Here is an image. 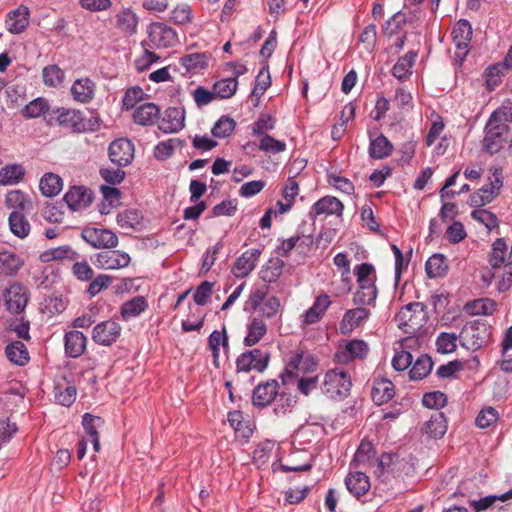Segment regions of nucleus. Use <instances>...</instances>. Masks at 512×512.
I'll list each match as a JSON object with an SVG mask.
<instances>
[{
  "label": "nucleus",
  "instance_id": "f704fd0d",
  "mask_svg": "<svg viewBox=\"0 0 512 512\" xmlns=\"http://www.w3.org/2000/svg\"><path fill=\"white\" fill-rule=\"evenodd\" d=\"M7 358L14 364L25 365L29 361V353L24 343L14 341L5 350Z\"/></svg>",
  "mask_w": 512,
  "mask_h": 512
},
{
  "label": "nucleus",
  "instance_id": "8fccbe9b",
  "mask_svg": "<svg viewBox=\"0 0 512 512\" xmlns=\"http://www.w3.org/2000/svg\"><path fill=\"white\" fill-rule=\"evenodd\" d=\"M43 82L46 86L57 87L64 80V71L57 65L46 66L42 71Z\"/></svg>",
  "mask_w": 512,
  "mask_h": 512
},
{
  "label": "nucleus",
  "instance_id": "a19ab883",
  "mask_svg": "<svg viewBox=\"0 0 512 512\" xmlns=\"http://www.w3.org/2000/svg\"><path fill=\"white\" fill-rule=\"evenodd\" d=\"M302 364H306V361H304L303 353H293L290 356L289 362L287 363L284 372L280 376L283 384H286L288 379L298 376V372L301 370Z\"/></svg>",
  "mask_w": 512,
  "mask_h": 512
},
{
  "label": "nucleus",
  "instance_id": "f257e3e1",
  "mask_svg": "<svg viewBox=\"0 0 512 512\" xmlns=\"http://www.w3.org/2000/svg\"><path fill=\"white\" fill-rule=\"evenodd\" d=\"M5 204L12 210L8 218L10 231L19 238L27 237L31 225L25 214L33 210L32 201L23 192L15 190L6 195Z\"/></svg>",
  "mask_w": 512,
  "mask_h": 512
},
{
  "label": "nucleus",
  "instance_id": "aec40b11",
  "mask_svg": "<svg viewBox=\"0 0 512 512\" xmlns=\"http://www.w3.org/2000/svg\"><path fill=\"white\" fill-rule=\"evenodd\" d=\"M5 23L9 32L13 34L23 32L29 24V9L20 5L17 9L8 13Z\"/></svg>",
  "mask_w": 512,
  "mask_h": 512
},
{
  "label": "nucleus",
  "instance_id": "338daca9",
  "mask_svg": "<svg viewBox=\"0 0 512 512\" xmlns=\"http://www.w3.org/2000/svg\"><path fill=\"white\" fill-rule=\"evenodd\" d=\"M214 284L209 281H203L194 293V301L197 305L203 306L212 294Z\"/></svg>",
  "mask_w": 512,
  "mask_h": 512
},
{
  "label": "nucleus",
  "instance_id": "c85d7f7f",
  "mask_svg": "<svg viewBox=\"0 0 512 512\" xmlns=\"http://www.w3.org/2000/svg\"><path fill=\"white\" fill-rule=\"evenodd\" d=\"M331 301L329 299V296L327 295H320L315 300L312 307H310L305 315H304V324L310 325L318 322L320 318L324 315L325 311L330 306Z\"/></svg>",
  "mask_w": 512,
  "mask_h": 512
},
{
  "label": "nucleus",
  "instance_id": "4d7b16f0",
  "mask_svg": "<svg viewBox=\"0 0 512 512\" xmlns=\"http://www.w3.org/2000/svg\"><path fill=\"white\" fill-rule=\"evenodd\" d=\"M193 15L191 7L186 4L182 3L177 5L172 11H171V21L177 25H185L192 21Z\"/></svg>",
  "mask_w": 512,
  "mask_h": 512
},
{
  "label": "nucleus",
  "instance_id": "2eb2a0df",
  "mask_svg": "<svg viewBox=\"0 0 512 512\" xmlns=\"http://www.w3.org/2000/svg\"><path fill=\"white\" fill-rule=\"evenodd\" d=\"M184 110L177 107H169L165 110L164 116L159 122V129L164 133H175L184 127Z\"/></svg>",
  "mask_w": 512,
  "mask_h": 512
},
{
  "label": "nucleus",
  "instance_id": "c9c22d12",
  "mask_svg": "<svg viewBox=\"0 0 512 512\" xmlns=\"http://www.w3.org/2000/svg\"><path fill=\"white\" fill-rule=\"evenodd\" d=\"M62 179L54 173H46L40 180V190L47 197L56 196L62 190Z\"/></svg>",
  "mask_w": 512,
  "mask_h": 512
},
{
  "label": "nucleus",
  "instance_id": "13d9d810",
  "mask_svg": "<svg viewBox=\"0 0 512 512\" xmlns=\"http://www.w3.org/2000/svg\"><path fill=\"white\" fill-rule=\"evenodd\" d=\"M457 336L454 333H441L436 340L437 350L442 354L455 351L457 347Z\"/></svg>",
  "mask_w": 512,
  "mask_h": 512
},
{
  "label": "nucleus",
  "instance_id": "052dcab7",
  "mask_svg": "<svg viewBox=\"0 0 512 512\" xmlns=\"http://www.w3.org/2000/svg\"><path fill=\"white\" fill-rule=\"evenodd\" d=\"M422 403L427 408L436 409V411H438L440 408L446 405L447 396L440 391L425 393L422 399Z\"/></svg>",
  "mask_w": 512,
  "mask_h": 512
},
{
  "label": "nucleus",
  "instance_id": "c756f323",
  "mask_svg": "<svg viewBox=\"0 0 512 512\" xmlns=\"http://www.w3.org/2000/svg\"><path fill=\"white\" fill-rule=\"evenodd\" d=\"M374 454L375 451L373 445L370 442L362 441L354 455L352 463L358 467L371 465L377 462L378 467L382 468L383 462L374 460Z\"/></svg>",
  "mask_w": 512,
  "mask_h": 512
},
{
  "label": "nucleus",
  "instance_id": "69168bd1",
  "mask_svg": "<svg viewBox=\"0 0 512 512\" xmlns=\"http://www.w3.org/2000/svg\"><path fill=\"white\" fill-rule=\"evenodd\" d=\"M103 424V420L100 417L93 416L89 413L83 415L82 425L86 434L92 438L99 436L98 428Z\"/></svg>",
  "mask_w": 512,
  "mask_h": 512
},
{
  "label": "nucleus",
  "instance_id": "603ef678",
  "mask_svg": "<svg viewBox=\"0 0 512 512\" xmlns=\"http://www.w3.org/2000/svg\"><path fill=\"white\" fill-rule=\"evenodd\" d=\"M180 63L186 71L203 69L207 66V57L203 53H192L181 57Z\"/></svg>",
  "mask_w": 512,
  "mask_h": 512
},
{
  "label": "nucleus",
  "instance_id": "9b49d317",
  "mask_svg": "<svg viewBox=\"0 0 512 512\" xmlns=\"http://www.w3.org/2000/svg\"><path fill=\"white\" fill-rule=\"evenodd\" d=\"M120 334L121 326L113 320H107L93 328L92 339L99 345L110 346L118 340Z\"/></svg>",
  "mask_w": 512,
  "mask_h": 512
},
{
  "label": "nucleus",
  "instance_id": "e433bc0d",
  "mask_svg": "<svg viewBox=\"0 0 512 512\" xmlns=\"http://www.w3.org/2000/svg\"><path fill=\"white\" fill-rule=\"evenodd\" d=\"M425 268L428 277H442L446 274L448 269L447 260L442 254H434L427 260Z\"/></svg>",
  "mask_w": 512,
  "mask_h": 512
},
{
  "label": "nucleus",
  "instance_id": "423d86ee",
  "mask_svg": "<svg viewBox=\"0 0 512 512\" xmlns=\"http://www.w3.org/2000/svg\"><path fill=\"white\" fill-rule=\"evenodd\" d=\"M270 353L262 349H252L238 356L236 360L237 372H250L252 370L262 373L269 364Z\"/></svg>",
  "mask_w": 512,
  "mask_h": 512
},
{
  "label": "nucleus",
  "instance_id": "37998d69",
  "mask_svg": "<svg viewBox=\"0 0 512 512\" xmlns=\"http://www.w3.org/2000/svg\"><path fill=\"white\" fill-rule=\"evenodd\" d=\"M22 266V261L10 252L0 253V274L13 275Z\"/></svg>",
  "mask_w": 512,
  "mask_h": 512
},
{
  "label": "nucleus",
  "instance_id": "ea45409f",
  "mask_svg": "<svg viewBox=\"0 0 512 512\" xmlns=\"http://www.w3.org/2000/svg\"><path fill=\"white\" fill-rule=\"evenodd\" d=\"M417 54L409 51L403 57L399 58L392 69L393 75L399 79H405L410 73Z\"/></svg>",
  "mask_w": 512,
  "mask_h": 512
},
{
  "label": "nucleus",
  "instance_id": "09e8293b",
  "mask_svg": "<svg viewBox=\"0 0 512 512\" xmlns=\"http://www.w3.org/2000/svg\"><path fill=\"white\" fill-rule=\"evenodd\" d=\"M49 110L48 101L44 98H36L29 102L23 109L22 115L25 118H37L45 115Z\"/></svg>",
  "mask_w": 512,
  "mask_h": 512
},
{
  "label": "nucleus",
  "instance_id": "72a5a7b5",
  "mask_svg": "<svg viewBox=\"0 0 512 512\" xmlns=\"http://www.w3.org/2000/svg\"><path fill=\"white\" fill-rule=\"evenodd\" d=\"M495 301L488 298H481L468 302L464 311L471 315H492L496 311Z\"/></svg>",
  "mask_w": 512,
  "mask_h": 512
},
{
  "label": "nucleus",
  "instance_id": "39448f33",
  "mask_svg": "<svg viewBox=\"0 0 512 512\" xmlns=\"http://www.w3.org/2000/svg\"><path fill=\"white\" fill-rule=\"evenodd\" d=\"M509 130V126H504L489 118L484 128L483 150L489 154L498 153L503 148Z\"/></svg>",
  "mask_w": 512,
  "mask_h": 512
},
{
  "label": "nucleus",
  "instance_id": "6e6552de",
  "mask_svg": "<svg viewBox=\"0 0 512 512\" xmlns=\"http://www.w3.org/2000/svg\"><path fill=\"white\" fill-rule=\"evenodd\" d=\"M453 42L456 46V58L463 61L469 52V46L472 38L471 24L465 20H459L452 30Z\"/></svg>",
  "mask_w": 512,
  "mask_h": 512
},
{
  "label": "nucleus",
  "instance_id": "e2e57ef3",
  "mask_svg": "<svg viewBox=\"0 0 512 512\" xmlns=\"http://www.w3.org/2000/svg\"><path fill=\"white\" fill-rule=\"evenodd\" d=\"M498 418L499 414L493 407H486L479 412L475 422L479 428L484 429L494 424Z\"/></svg>",
  "mask_w": 512,
  "mask_h": 512
},
{
  "label": "nucleus",
  "instance_id": "3c124183",
  "mask_svg": "<svg viewBox=\"0 0 512 512\" xmlns=\"http://www.w3.org/2000/svg\"><path fill=\"white\" fill-rule=\"evenodd\" d=\"M493 121L509 126L512 122V100H505L489 117Z\"/></svg>",
  "mask_w": 512,
  "mask_h": 512
},
{
  "label": "nucleus",
  "instance_id": "c03bdc74",
  "mask_svg": "<svg viewBox=\"0 0 512 512\" xmlns=\"http://www.w3.org/2000/svg\"><path fill=\"white\" fill-rule=\"evenodd\" d=\"M24 176V170L20 165H7L0 169V184L13 185L18 183Z\"/></svg>",
  "mask_w": 512,
  "mask_h": 512
},
{
  "label": "nucleus",
  "instance_id": "4be33fe9",
  "mask_svg": "<svg viewBox=\"0 0 512 512\" xmlns=\"http://www.w3.org/2000/svg\"><path fill=\"white\" fill-rule=\"evenodd\" d=\"M95 83L88 77L77 79L72 87L73 99L80 103H88L94 98Z\"/></svg>",
  "mask_w": 512,
  "mask_h": 512
},
{
  "label": "nucleus",
  "instance_id": "f8f14e48",
  "mask_svg": "<svg viewBox=\"0 0 512 512\" xmlns=\"http://www.w3.org/2000/svg\"><path fill=\"white\" fill-rule=\"evenodd\" d=\"M130 256L119 250H107L96 254L94 264L100 269H120L127 267Z\"/></svg>",
  "mask_w": 512,
  "mask_h": 512
},
{
  "label": "nucleus",
  "instance_id": "4c0bfd02",
  "mask_svg": "<svg viewBox=\"0 0 512 512\" xmlns=\"http://www.w3.org/2000/svg\"><path fill=\"white\" fill-rule=\"evenodd\" d=\"M359 289L354 294L353 302L356 305H371L377 297V288L375 283L358 284Z\"/></svg>",
  "mask_w": 512,
  "mask_h": 512
},
{
  "label": "nucleus",
  "instance_id": "5701e85b",
  "mask_svg": "<svg viewBox=\"0 0 512 512\" xmlns=\"http://www.w3.org/2000/svg\"><path fill=\"white\" fill-rule=\"evenodd\" d=\"M87 338L77 330L69 331L65 335V352L69 357L77 358L86 349Z\"/></svg>",
  "mask_w": 512,
  "mask_h": 512
},
{
  "label": "nucleus",
  "instance_id": "bf43d9fd",
  "mask_svg": "<svg viewBox=\"0 0 512 512\" xmlns=\"http://www.w3.org/2000/svg\"><path fill=\"white\" fill-rule=\"evenodd\" d=\"M209 348L212 351V355H215L216 358H219L220 355V346L228 347V336L226 330L222 331H213L209 336Z\"/></svg>",
  "mask_w": 512,
  "mask_h": 512
},
{
  "label": "nucleus",
  "instance_id": "5fc2aeb1",
  "mask_svg": "<svg viewBox=\"0 0 512 512\" xmlns=\"http://www.w3.org/2000/svg\"><path fill=\"white\" fill-rule=\"evenodd\" d=\"M235 121L228 117L222 116L213 126L211 132L214 137L225 138L229 136L235 129Z\"/></svg>",
  "mask_w": 512,
  "mask_h": 512
},
{
  "label": "nucleus",
  "instance_id": "de8ad7c7",
  "mask_svg": "<svg viewBox=\"0 0 512 512\" xmlns=\"http://www.w3.org/2000/svg\"><path fill=\"white\" fill-rule=\"evenodd\" d=\"M238 82L236 78H225L217 81L213 85V91L215 95L219 98H230L232 97L237 90Z\"/></svg>",
  "mask_w": 512,
  "mask_h": 512
},
{
  "label": "nucleus",
  "instance_id": "a18cd8bd",
  "mask_svg": "<svg viewBox=\"0 0 512 512\" xmlns=\"http://www.w3.org/2000/svg\"><path fill=\"white\" fill-rule=\"evenodd\" d=\"M184 144V141L179 138H171L160 142L155 147L154 156L158 160H165L173 154L175 148L182 147Z\"/></svg>",
  "mask_w": 512,
  "mask_h": 512
},
{
  "label": "nucleus",
  "instance_id": "20e7f679",
  "mask_svg": "<svg viewBox=\"0 0 512 512\" xmlns=\"http://www.w3.org/2000/svg\"><path fill=\"white\" fill-rule=\"evenodd\" d=\"M490 334V328L486 323L477 320L469 322L461 332L462 345L476 351L488 342Z\"/></svg>",
  "mask_w": 512,
  "mask_h": 512
},
{
  "label": "nucleus",
  "instance_id": "0e129e2a",
  "mask_svg": "<svg viewBox=\"0 0 512 512\" xmlns=\"http://www.w3.org/2000/svg\"><path fill=\"white\" fill-rule=\"evenodd\" d=\"M358 284L375 283V269L372 264L362 263L355 270Z\"/></svg>",
  "mask_w": 512,
  "mask_h": 512
},
{
  "label": "nucleus",
  "instance_id": "49530a36",
  "mask_svg": "<svg viewBox=\"0 0 512 512\" xmlns=\"http://www.w3.org/2000/svg\"><path fill=\"white\" fill-rule=\"evenodd\" d=\"M142 219L141 212L136 209H128L117 215V223L124 229H135Z\"/></svg>",
  "mask_w": 512,
  "mask_h": 512
},
{
  "label": "nucleus",
  "instance_id": "cd10ccee",
  "mask_svg": "<svg viewBox=\"0 0 512 512\" xmlns=\"http://www.w3.org/2000/svg\"><path fill=\"white\" fill-rule=\"evenodd\" d=\"M507 244L502 238L496 239L492 244V249L489 257V263L493 269L499 268L501 265H512V258L507 256Z\"/></svg>",
  "mask_w": 512,
  "mask_h": 512
},
{
  "label": "nucleus",
  "instance_id": "79ce46f5",
  "mask_svg": "<svg viewBox=\"0 0 512 512\" xmlns=\"http://www.w3.org/2000/svg\"><path fill=\"white\" fill-rule=\"evenodd\" d=\"M116 18L117 27L124 33L131 35L136 32L138 17L132 10L125 9L117 14Z\"/></svg>",
  "mask_w": 512,
  "mask_h": 512
},
{
  "label": "nucleus",
  "instance_id": "f03ea898",
  "mask_svg": "<svg viewBox=\"0 0 512 512\" xmlns=\"http://www.w3.org/2000/svg\"><path fill=\"white\" fill-rule=\"evenodd\" d=\"M428 312L421 302L409 303L396 315L398 327L406 334H416L427 322Z\"/></svg>",
  "mask_w": 512,
  "mask_h": 512
},
{
  "label": "nucleus",
  "instance_id": "473e14b6",
  "mask_svg": "<svg viewBox=\"0 0 512 512\" xmlns=\"http://www.w3.org/2000/svg\"><path fill=\"white\" fill-rule=\"evenodd\" d=\"M248 333L244 338L245 346L256 345L266 334L267 326L260 318H253L247 327Z\"/></svg>",
  "mask_w": 512,
  "mask_h": 512
},
{
  "label": "nucleus",
  "instance_id": "6ab92c4d",
  "mask_svg": "<svg viewBox=\"0 0 512 512\" xmlns=\"http://www.w3.org/2000/svg\"><path fill=\"white\" fill-rule=\"evenodd\" d=\"M369 348L365 341L354 339L349 341L343 351L336 353L335 357L338 362L348 363L349 361L359 358L363 359L368 354Z\"/></svg>",
  "mask_w": 512,
  "mask_h": 512
},
{
  "label": "nucleus",
  "instance_id": "9d476101",
  "mask_svg": "<svg viewBox=\"0 0 512 512\" xmlns=\"http://www.w3.org/2000/svg\"><path fill=\"white\" fill-rule=\"evenodd\" d=\"M149 41L158 48H168L178 42L176 31L164 23H152L148 29Z\"/></svg>",
  "mask_w": 512,
  "mask_h": 512
},
{
  "label": "nucleus",
  "instance_id": "7c9ffc66",
  "mask_svg": "<svg viewBox=\"0 0 512 512\" xmlns=\"http://www.w3.org/2000/svg\"><path fill=\"white\" fill-rule=\"evenodd\" d=\"M148 307V303L143 296H136L126 301L121 306V316L124 320L139 316Z\"/></svg>",
  "mask_w": 512,
  "mask_h": 512
},
{
  "label": "nucleus",
  "instance_id": "412c9836",
  "mask_svg": "<svg viewBox=\"0 0 512 512\" xmlns=\"http://www.w3.org/2000/svg\"><path fill=\"white\" fill-rule=\"evenodd\" d=\"M343 204L340 200L333 196H325L318 200L312 207L310 215L317 217L322 214L326 215H338L340 216L343 211Z\"/></svg>",
  "mask_w": 512,
  "mask_h": 512
},
{
  "label": "nucleus",
  "instance_id": "a878e982",
  "mask_svg": "<svg viewBox=\"0 0 512 512\" xmlns=\"http://www.w3.org/2000/svg\"><path fill=\"white\" fill-rule=\"evenodd\" d=\"M345 485L348 491L357 498L366 494L370 489L369 478L363 472L349 473L345 479Z\"/></svg>",
  "mask_w": 512,
  "mask_h": 512
},
{
  "label": "nucleus",
  "instance_id": "393cba45",
  "mask_svg": "<svg viewBox=\"0 0 512 512\" xmlns=\"http://www.w3.org/2000/svg\"><path fill=\"white\" fill-rule=\"evenodd\" d=\"M422 431L434 439L443 437L447 431V421L444 413L440 411L433 412L430 419L425 422Z\"/></svg>",
  "mask_w": 512,
  "mask_h": 512
},
{
  "label": "nucleus",
  "instance_id": "680f3d73",
  "mask_svg": "<svg viewBox=\"0 0 512 512\" xmlns=\"http://www.w3.org/2000/svg\"><path fill=\"white\" fill-rule=\"evenodd\" d=\"M259 149L264 152L279 153L286 149V144L268 134H264L260 139Z\"/></svg>",
  "mask_w": 512,
  "mask_h": 512
},
{
  "label": "nucleus",
  "instance_id": "a211bd4d",
  "mask_svg": "<svg viewBox=\"0 0 512 512\" xmlns=\"http://www.w3.org/2000/svg\"><path fill=\"white\" fill-rule=\"evenodd\" d=\"M261 254V251L254 249L245 251L234 263L232 273L237 278H244L248 276L256 267V262Z\"/></svg>",
  "mask_w": 512,
  "mask_h": 512
},
{
  "label": "nucleus",
  "instance_id": "6e6d98bb",
  "mask_svg": "<svg viewBox=\"0 0 512 512\" xmlns=\"http://www.w3.org/2000/svg\"><path fill=\"white\" fill-rule=\"evenodd\" d=\"M368 316L369 311L365 308L358 307L355 309H350L345 313L342 323L352 329L367 319Z\"/></svg>",
  "mask_w": 512,
  "mask_h": 512
},
{
  "label": "nucleus",
  "instance_id": "774afa93",
  "mask_svg": "<svg viewBox=\"0 0 512 512\" xmlns=\"http://www.w3.org/2000/svg\"><path fill=\"white\" fill-rule=\"evenodd\" d=\"M275 125V119L268 114L261 115L253 124V133L258 136L266 134L268 130H272Z\"/></svg>",
  "mask_w": 512,
  "mask_h": 512
},
{
  "label": "nucleus",
  "instance_id": "7ed1b4c3",
  "mask_svg": "<svg viewBox=\"0 0 512 512\" xmlns=\"http://www.w3.org/2000/svg\"><path fill=\"white\" fill-rule=\"evenodd\" d=\"M351 379L349 374L340 368L331 369L326 372L322 391L331 399L344 397L351 388Z\"/></svg>",
  "mask_w": 512,
  "mask_h": 512
},
{
  "label": "nucleus",
  "instance_id": "f3484780",
  "mask_svg": "<svg viewBox=\"0 0 512 512\" xmlns=\"http://www.w3.org/2000/svg\"><path fill=\"white\" fill-rule=\"evenodd\" d=\"M64 199L72 210L77 211L92 203L93 194L86 187L74 186L65 194Z\"/></svg>",
  "mask_w": 512,
  "mask_h": 512
},
{
  "label": "nucleus",
  "instance_id": "0eeeda50",
  "mask_svg": "<svg viewBox=\"0 0 512 512\" xmlns=\"http://www.w3.org/2000/svg\"><path fill=\"white\" fill-rule=\"evenodd\" d=\"M81 237L96 249H111L118 245L117 235L109 229L87 226L82 229Z\"/></svg>",
  "mask_w": 512,
  "mask_h": 512
},
{
  "label": "nucleus",
  "instance_id": "2f4dec72",
  "mask_svg": "<svg viewBox=\"0 0 512 512\" xmlns=\"http://www.w3.org/2000/svg\"><path fill=\"white\" fill-rule=\"evenodd\" d=\"M393 151V145L384 135H379L371 140L369 145V155L373 159H383L388 157Z\"/></svg>",
  "mask_w": 512,
  "mask_h": 512
},
{
  "label": "nucleus",
  "instance_id": "1a4fd4ad",
  "mask_svg": "<svg viewBox=\"0 0 512 512\" xmlns=\"http://www.w3.org/2000/svg\"><path fill=\"white\" fill-rule=\"evenodd\" d=\"M109 158L112 163L118 167H125L129 165L134 158V145L133 143L124 138L114 140L108 149Z\"/></svg>",
  "mask_w": 512,
  "mask_h": 512
},
{
  "label": "nucleus",
  "instance_id": "dca6fc26",
  "mask_svg": "<svg viewBox=\"0 0 512 512\" xmlns=\"http://www.w3.org/2000/svg\"><path fill=\"white\" fill-rule=\"evenodd\" d=\"M279 384L276 380H270L257 385L253 390L252 401L255 406L265 407L277 396Z\"/></svg>",
  "mask_w": 512,
  "mask_h": 512
},
{
  "label": "nucleus",
  "instance_id": "864d4df0",
  "mask_svg": "<svg viewBox=\"0 0 512 512\" xmlns=\"http://www.w3.org/2000/svg\"><path fill=\"white\" fill-rule=\"evenodd\" d=\"M497 195L489 186H485L470 195L469 204L472 207H481L490 203Z\"/></svg>",
  "mask_w": 512,
  "mask_h": 512
},
{
  "label": "nucleus",
  "instance_id": "bb28decb",
  "mask_svg": "<svg viewBox=\"0 0 512 512\" xmlns=\"http://www.w3.org/2000/svg\"><path fill=\"white\" fill-rule=\"evenodd\" d=\"M160 108L154 103H144L137 107L133 113L134 121L143 126L153 125L159 119Z\"/></svg>",
  "mask_w": 512,
  "mask_h": 512
},
{
  "label": "nucleus",
  "instance_id": "ddd939ff",
  "mask_svg": "<svg viewBox=\"0 0 512 512\" xmlns=\"http://www.w3.org/2000/svg\"><path fill=\"white\" fill-rule=\"evenodd\" d=\"M55 113L57 114L56 123L73 133H82L86 131V124L82 114L78 110L58 108Z\"/></svg>",
  "mask_w": 512,
  "mask_h": 512
},
{
  "label": "nucleus",
  "instance_id": "58836bf2",
  "mask_svg": "<svg viewBox=\"0 0 512 512\" xmlns=\"http://www.w3.org/2000/svg\"><path fill=\"white\" fill-rule=\"evenodd\" d=\"M433 367V361L427 354L421 355L412 366L409 374L412 380H420L429 375Z\"/></svg>",
  "mask_w": 512,
  "mask_h": 512
},
{
  "label": "nucleus",
  "instance_id": "b1692460",
  "mask_svg": "<svg viewBox=\"0 0 512 512\" xmlns=\"http://www.w3.org/2000/svg\"><path fill=\"white\" fill-rule=\"evenodd\" d=\"M395 394L394 384L386 379H376L373 383L371 395L375 404L382 405L390 401Z\"/></svg>",
  "mask_w": 512,
  "mask_h": 512
},
{
  "label": "nucleus",
  "instance_id": "4468645a",
  "mask_svg": "<svg viewBox=\"0 0 512 512\" xmlns=\"http://www.w3.org/2000/svg\"><path fill=\"white\" fill-rule=\"evenodd\" d=\"M4 300L6 307L10 312L20 313L27 305L28 295L23 286L14 283L6 288Z\"/></svg>",
  "mask_w": 512,
  "mask_h": 512
}]
</instances>
